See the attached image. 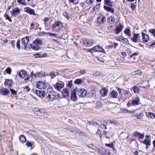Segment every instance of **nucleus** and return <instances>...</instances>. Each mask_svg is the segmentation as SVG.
I'll return each instance as SVG.
<instances>
[{
    "mask_svg": "<svg viewBox=\"0 0 155 155\" xmlns=\"http://www.w3.org/2000/svg\"><path fill=\"white\" fill-rule=\"evenodd\" d=\"M34 45L31 44L30 47L31 48L35 51L41 49V47L39 45H41L43 41L40 38H38L34 40L32 42Z\"/></svg>",
    "mask_w": 155,
    "mask_h": 155,
    "instance_id": "nucleus-1",
    "label": "nucleus"
},
{
    "mask_svg": "<svg viewBox=\"0 0 155 155\" xmlns=\"http://www.w3.org/2000/svg\"><path fill=\"white\" fill-rule=\"evenodd\" d=\"M48 97L51 101H53L54 100L59 99L60 98V95L57 92L52 90L48 93Z\"/></svg>",
    "mask_w": 155,
    "mask_h": 155,
    "instance_id": "nucleus-2",
    "label": "nucleus"
},
{
    "mask_svg": "<svg viewBox=\"0 0 155 155\" xmlns=\"http://www.w3.org/2000/svg\"><path fill=\"white\" fill-rule=\"evenodd\" d=\"M62 27V23L58 21H56L52 26L53 30L55 32H59Z\"/></svg>",
    "mask_w": 155,
    "mask_h": 155,
    "instance_id": "nucleus-3",
    "label": "nucleus"
},
{
    "mask_svg": "<svg viewBox=\"0 0 155 155\" xmlns=\"http://www.w3.org/2000/svg\"><path fill=\"white\" fill-rule=\"evenodd\" d=\"M94 42V40L91 38L85 39L82 41H80V43H83L84 45L88 47L91 46L93 45Z\"/></svg>",
    "mask_w": 155,
    "mask_h": 155,
    "instance_id": "nucleus-4",
    "label": "nucleus"
},
{
    "mask_svg": "<svg viewBox=\"0 0 155 155\" xmlns=\"http://www.w3.org/2000/svg\"><path fill=\"white\" fill-rule=\"evenodd\" d=\"M94 50L96 51L101 52L105 53V51L104 49L99 45H98L94 47L93 48L90 49H88V52H91V51Z\"/></svg>",
    "mask_w": 155,
    "mask_h": 155,
    "instance_id": "nucleus-5",
    "label": "nucleus"
},
{
    "mask_svg": "<svg viewBox=\"0 0 155 155\" xmlns=\"http://www.w3.org/2000/svg\"><path fill=\"white\" fill-rule=\"evenodd\" d=\"M29 41V39L28 37H26L23 38L21 39L22 48L25 49Z\"/></svg>",
    "mask_w": 155,
    "mask_h": 155,
    "instance_id": "nucleus-6",
    "label": "nucleus"
},
{
    "mask_svg": "<svg viewBox=\"0 0 155 155\" xmlns=\"http://www.w3.org/2000/svg\"><path fill=\"white\" fill-rule=\"evenodd\" d=\"M106 21V18L103 15H100L97 18V23L101 24H103Z\"/></svg>",
    "mask_w": 155,
    "mask_h": 155,
    "instance_id": "nucleus-7",
    "label": "nucleus"
},
{
    "mask_svg": "<svg viewBox=\"0 0 155 155\" xmlns=\"http://www.w3.org/2000/svg\"><path fill=\"white\" fill-rule=\"evenodd\" d=\"M87 92L86 90L84 89H81L78 90V95L81 97H85Z\"/></svg>",
    "mask_w": 155,
    "mask_h": 155,
    "instance_id": "nucleus-8",
    "label": "nucleus"
},
{
    "mask_svg": "<svg viewBox=\"0 0 155 155\" xmlns=\"http://www.w3.org/2000/svg\"><path fill=\"white\" fill-rule=\"evenodd\" d=\"M77 89H73V90H72L71 94V98L72 100L74 101H76L77 99V97L76 95V92H77Z\"/></svg>",
    "mask_w": 155,
    "mask_h": 155,
    "instance_id": "nucleus-9",
    "label": "nucleus"
},
{
    "mask_svg": "<svg viewBox=\"0 0 155 155\" xmlns=\"http://www.w3.org/2000/svg\"><path fill=\"white\" fill-rule=\"evenodd\" d=\"M107 22L110 24L113 25L117 23L115 21V18L113 16H109L107 18Z\"/></svg>",
    "mask_w": 155,
    "mask_h": 155,
    "instance_id": "nucleus-10",
    "label": "nucleus"
},
{
    "mask_svg": "<svg viewBox=\"0 0 155 155\" xmlns=\"http://www.w3.org/2000/svg\"><path fill=\"white\" fill-rule=\"evenodd\" d=\"M87 148L86 149V151L87 153H89L88 152L93 153L95 150L94 148V145L93 143L89 144L87 145Z\"/></svg>",
    "mask_w": 155,
    "mask_h": 155,
    "instance_id": "nucleus-11",
    "label": "nucleus"
},
{
    "mask_svg": "<svg viewBox=\"0 0 155 155\" xmlns=\"http://www.w3.org/2000/svg\"><path fill=\"white\" fill-rule=\"evenodd\" d=\"M35 93L39 97L44 98L45 95V92L43 91L36 90Z\"/></svg>",
    "mask_w": 155,
    "mask_h": 155,
    "instance_id": "nucleus-12",
    "label": "nucleus"
},
{
    "mask_svg": "<svg viewBox=\"0 0 155 155\" xmlns=\"http://www.w3.org/2000/svg\"><path fill=\"white\" fill-rule=\"evenodd\" d=\"M45 113H47V112L43 109H38V110L35 111V115L39 116H43Z\"/></svg>",
    "mask_w": 155,
    "mask_h": 155,
    "instance_id": "nucleus-13",
    "label": "nucleus"
},
{
    "mask_svg": "<svg viewBox=\"0 0 155 155\" xmlns=\"http://www.w3.org/2000/svg\"><path fill=\"white\" fill-rule=\"evenodd\" d=\"M124 28V26L120 24L116 25L115 27V33L117 35L118 34L122 31Z\"/></svg>",
    "mask_w": 155,
    "mask_h": 155,
    "instance_id": "nucleus-14",
    "label": "nucleus"
},
{
    "mask_svg": "<svg viewBox=\"0 0 155 155\" xmlns=\"http://www.w3.org/2000/svg\"><path fill=\"white\" fill-rule=\"evenodd\" d=\"M64 86V84L63 82L59 81L54 86V87L58 90H59L61 89Z\"/></svg>",
    "mask_w": 155,
    "mask_h": 155,
    "instance_id": "nucleus-15",
    "label": "nucleus"
},
{
    "mask_svg": "<svg viewBox=\"0 0 155 155\" xmlns=\"http://www.w3.org/2000/svg\"><path fill=\"white\" fill-rule=\"evenodd\" d=\"M140 35L139 34L134 33L133 37L131 38L132 41L136 43L138 39L139 41L141 42L140 40Z\"/></svg>",
    "mask_w": 155,
    "mask_h": 155,
    "instance_id": "nucleus-16",
    "label": "nucleus"
},
{
    "mask_svg": "<svg viewBox=\"0 0 155 155\" xmlns=\"http://www.w3.org/2000/svg\"><path fill=\"white\" fill-rule=\"evenodd\" d=\"M118 94V93L116 91L113 90L109 94V97L110 98L116 99L117 98Z\"/></svg>",
    "mask_w": 155,
    "mask_h": 155,
    "instance_id": "nucleus-17",
    "label": "nucleus"
},
{
    "mask_svg": "<svg viewBox=\"0 0 155 155\" xmlns=\"http://www.w3.org/2000/svg\"><path fill=\"white\" fill-rule=\"evenodd\" d=\"M25 12L29 14L30 15H35V14L34 10L32 9L29 7H25L24 9Z\"/></svg>",
    "mask_w": 155,
    "mask_h": 155,
    "instance_id": "nucleus-18",
    "label": "nucleus"
},
{
    "mask_svg": "<svg viewBox=\"0 0 155 155\" xmlns=\"http://www.w3.org/2000/svg\"><path fill=\"white\" fill-rule=\"evenodd\" d=\"M133 136L134 137H137L140 139L143 138L144 136V134H141L137 131L134 132L133 134Z\"/></svg>",
    "mask_w": 155,
    "mask_h": 155,
    "instance_id": "nucleus-19",
    "label": "nucleus"
},
{
    "mask_svg": "<svg viewBox=\"0 0 155 155\" xmlns=\"http://www.w3.org/2000/svg\"><path fill=\"white\" fill-rule=\"evenodd\" d=\"M18 76L21 78H24L27 75V73L24 70H21L18 74Z\"/></svg>",
    "mask_w": 155,
    "mask_h": 155,
    "instance_id": "nucleus-20",
    "label": "nucleus"
},
{
    "mask_svg": "<svg viewBox=\"0 0 155 155\" xmlns=\"http://www.w3.org/2000/svg\"><path fill=\"white\" fill-rule=\"evenodd\" d=\"M143 112H141L139 114L135 113L133 115V117H136L137 119H141L143 118Z\"/></svg>",
    "mask_w": 155,
    "mask_h": 155,
    "instance_id": "nucleus-21",
    "label": "nucleus"
},
{
    "mask_svg": "<svg viewBox=\"0 0 155 155\" xmlns=\"http://www.w3.org/2000/svg\"><path fill=\"white\" fill-rule=\"evenodd\" d=\"M111 7H109L107 5H104V8L107 11L109 12L112 13H114V10L113 8H111Z\"/></svg>",
    "mask_w": 155,
    "mask_h": 155,
    "instance_id": "nucleus-22",
    "label": "nucleus"
},
{
    "mask_svg": "<svg viewBox=\"0 0 155 155\" xmlns=\"http://www.w3.org/2000/svg\"><path fill=\"white\" fill-rule=\"evenodd\" d=\"M12 82V80L5 79V81L4 83V84L5 86H8L9 87H11Z\"/></svg>",
    "mask_w": 155,
    "mask_h": 155,
    "instance_id": "nucleus-23",
    "label": "nucleus"
},
{
    "mask_svg": "<svg viewBox=\"0 0 155 155\" xmlns=\"http://www.w3.org/2000/svg\"><path fill=\"white\" fill-rule=\"evenodd\" d=\"M108 90L107 88L104 87L101 89L100 91V93L101 94L102 96L104 97L107 95Z\"/></svg>",
    "mask_w": 155,
    "mask_h": 155,
    "instance_id": "nucleus-24",
    "label": "nucleus"
},
{
    "mask_svg": "<svg viewBox=\"0 0 155 155\" xmlns=\"http://www.w3.org/2000/svg\"><path fill=\"white\" fill-rule=\"evenodd\" d=\"M142 40L143 42H147L149 39V36L147 34L142 33Z\"/></svg>",
    "mask_w": 155,
    "mask_h": 155,
    "instance_id": "nucleus-25",
    "label": "nucleus"
},
{
    "mask_svg": "<svg viewBox=\"0 0 155 155\" xmlns=\"http://www.w3.org/2000/svg\"><path fill=\"white\" fill-rule=\"evenodd\" d=\"M45 84L43 82H38L37 84V87L39 89H45Z\"/></svg>",
    "mask_w": 155,
    "mask_h": 155,
    "instance_id": "nucleus-26",
    "label": "nucleus"
},
{
    "mask_svg": "<svg viewBox=\"0 0 155 155\" xmlns=\"http://www.w3.org/2000/svg\"><path fill=\"white\" fill-rule=\"evenodd\" d=\"M20 12V10L18 7H16L12 9V11H11V13L12 15L14 16L16 14Z\"/></svg>",
    "mask_w": 155,
    "mask_h": 155,
    "instance_id": "nucleus-27",
    "label": "nucleus"
},
{
    "mask_svg": "<svg viewBox=\"0 0 155 155\" xmlns=\"http://www.w3.org/2000/svg\"><path fill=\"white\" fill-rule=\"evenodd\" d=\"M108 124L109 123H110L112 126H117L118 125V123L117 122L116 120H107Z\"/></svg>",
    "mask_w": 155,
    "mask_h": 155,
    "instance_id": "nucleus-28",
    "label": "nucleus"
},
{
    "mask_svg": "<svg viewBox=\"0 0 155 155\" xmlns=\"http://www.w3.org/2000/svg\"><path fill=\"white\" fill-rule=\"evenodd\" d=\"M124 98H126L127 100L131 96V94L129 91L126 90L124 91Z\"/></svg>",
    "mask_w": 155,
    "mask_h": 155,
    "instance_id": "nucleus-29",
    "label": "nucleus"
},
{
    "mask_svg": "<svg viewBox=\"0 0 155 155\" xmlns=\"http://www.w3.org/2000/svg\"><path fill=\"white\" fill-rule=\"evenodd\" d=\"M143 143L146 145L150 146L151 144V139L145 138L144 140Z\"/></svg>",
    "mask_w": 155,
    "mask_h": 155,
    "instance_id": "nucleus-30",
    "label": "nucleus"
},
{
    "mask_svg": "<svg viewBox=\"0 0 155 155\" xmlns=\"http://www.w3.org/2000/svg\"><path fill=\"white\" fill-rule=\"evenodd\" d=\"M140 101V100L138 97L134 98L132 101V104L134 105H138Z\"/></svg>",
    "mask_w": 155,
    "mask_h": 155,
    "instance_id": "nucleus-31",
    "label": "nucleus"
},
{
    "mask_svg": "<svg viewBox=\"0 0 155 155\" xmlns=\"http://www.w3.org/2000/svg\"><path fill=\"white\" fill-rule=\"evenodd\" d=\"M116 39L117 40H119L120 41H125L126 43H127V41L128 42V41L127 38H124L122 36H120L119 37H117L116 38Z\"/></svg>",
    "mask_w": 155,
    "mask_h": 155,
    "instance_id": "nucleus-32",
    "label": "nucleus"
},
{
    "mask_svg": "<svg viewBox=\"0 0 155 155\" xmlns=\"http://www.w3.org/2000/svg\"><path fill=\"white\" fill-rule=\"evenodd\" d=\"M63 95L64 97L68 96L69 93V91L67 88L64 89L62 91Z\"/></svg>",
    "mask_w": 155,
    "mask_h": 155,
    "instance_id": "nucleus-33",
    "label": "nucleus"
},
{
    "mask_svg": "<svg viewBox=\"0 0 155 155\" xmlns=\"http://www.w3.org/2000/svg\"><path fill=\"white\" fill-rule=\"evenodd\" d=\"M19 139L20 142L22 143H24L26 140L25 137L23 135H21L19 136Z\"/></svg>",
    "mask_w": 155,
    "mask_h": 155,
    "instance_id": "nucleus-34",
    "label": "nucleus"
},
{
    "mask_svg": "<svg viewBox=\"0 0 155 155\" xmlns=\"http://www.w3.org/2000/svg\"><path fill=\"white\" fill-rule=\"evenodd\" d=\"M57 75L59 76V73L58 72H54L53 71L50 72L49 74V75L51 76V79L54 78Z\"/></svg>",
    "mask_w": 155,
    "mask_h": 155,
    "instance_id": "nucleus-35",
    "label": "nucleus"
},
{
    "mask_svg": "<svg viewBox=\"0 0 155 155\" xmlns=\"http://www.w3.org/2000/svg\"><path fill=\"white\" fill-rule=\"evenodd\" d=\"M142 72L140 70H138L135 71H133L132 72V75L133 76L136 75H140L141 74Z\"/></svg>",
    "mask_w": 155,
    "mask_h": 155,
    "instance_id": "nucleus-36",
    "label": "nucleus"
},
{
    "mask_svg": "<svg viewBox=\"0 0 155 155\" xmlns=\"http://www.w3.org/2000/svg\"><path fill=\"white\" fill-rule=\"evenodd\" d=\"M126 100V98H124L123 96L120 95L118 97V101L120 103H122Z\"/></svg>",
    "mask_w": 155,
    "mask_h": 155,
    "instance_id": "nucleus-37",
    "label": "nucleus"
},
{
    "mask_svg": "<svg viewBox=\"0 0 155 155\" xmlns=\"http://www.w3.org/2000/svg\"><path fill=\"white\" fill-rule=\"evenodd\" d=\"M104 4L109 6V7H112L113 2L110 0H104Z\"/></svg>",
    "mask_w": 155,
    "mask_h": 155,
    "instance_id": "nucleus-38",
    "label": "nucleus"
},
{
    "mask_svg": "<svg viewBox=\"0 0 155 155\" xmlns=\"http://www.w3.org/2000/svg\"><path fill=\"white\" fill-rule=\"evenodd\" d=\"M45 72L41 71L38 73V77L41 78H42L45 77Z\"/></svg>",
    "mask_w": 155,
    "mask_h": 155,
    "instance_id": "nucleus-39",
    "label": "nucleus"
},
{
    "mask_svg": "<svg viewBox=\"0 0 155 155\" xmlns=\"http://www.w3.org/2000/svg\"><path fill=\"white\" fill-rule=\"evenodd\" d=\"M17 2L18 3L25 6L27 4L25 0H17Z\"/></svg>",
    "mask_w": 155,
    "mask_h": 155,
    "instance_id": "nucleus-40",
    "label": "nucleus"
},
{
    "mask_svg": "<svg viewBox=\"0 0 155 155\" xmlns=\"http://www.w3.org/2000/svg\"><path fill=\"white\" fill-rule=\"evenodd\" d=\"M0 91L2 94L4 95H7L9 93V91L7 89L4 90H1Z\"/></svg>",
    "mask_w": 155,
    "mask_h": 155,
    "instance_id": "nucleus-41",
    "label": "nucleus"
},
{
    "mask_svg": "<svg viewBox=\"0 0 155 155\" xmlns=\"http://www.w3.org/2000/svg\"><path fill=\"white\" fill-rule=\"evenodd\" d=\"M133 90L135 93H138L140 91V90L137 86H134L133 87Z\"/></svg>",
    "mask_w": 155,
    "mask_h": 155,
    "instance_id": "nucleus-42",
    "label": "nucleus"
},
{
    "mask_svg": "<svg viewBox=\"0 0 155 155\" xmlns=\"http://www.w3.org/2000/svg\"><path fill=\"white\" fill-rule=\"evenodd\" d=\"M27 133L33 136H35L36 134V132L35 130H29L28 131Z\"/></svg>",
    "mask_w": 155,
    "mask_h": 155,
    "instance_id": "nucleus-43",
    "label": "nucleus"
},
{
    "mask_svg": "<svg viewBox=\"0 0 155 155\" xmlns=\"http://www.w3.org/2000/svg\"><path fill=\"white\" fill-rule=\"evenodd\" d=\"M108 124L105 121H104L102 124H101V127L102 128L104 129H107V127L106 126V124Z\"/></svg>",
    "mask_w": 155,
    "mask_h": 155,
    "instance_id": "nucleus-44",
    "label": "nucleus"
},
{
    "mask_svg": "<svg viewBox=\"0 0 155 155\" xmlns=\"http://www.w3.org/2000/svg\"><path fill=\"white\" fill-rule=\"evenodd\" d=\"M124 33L126 35L130 36L131 35L130 30L129 28H126L124 31Z\"/></svg>",
    "mask_w": 155,
    "mask_h": 155,
    "instance_id": "nucleus-45",
    "label": "nucleus"
},
{
    "mask_svg": "<svg viewBox=\"0 0 155 155\" xmlns=\"http://www.w3.org/2000/svg\"><path fill=\"white\" fill-rule=\"evenodd\" d=\"M34 143L33 141L30 142L27 140L26 141L25 145L27 147H31Z\"/></svg>",
    "mask_w": 155,
    "mask_h": 155,
    "instance_id": "nucleus-46",
    "label": "nucleus"
},
{
    "mask_svg": "<svg viewBox=\"0 0 155 155\" xmlns=\"http://www.w3.org/2000/svg\"><path fill=\"white\" fill-rule=\"evenodd\" d=\"M102 151L103 152H105L104 154V155H110V152L109 150H106L103 148L102 150Z\"/></svg>",
    "mask_w": 155,
    "mask_h": 155,
    "instance_id": "nucleus-47",
    "label": "nucleus"
},
{
    "mask_svg": "<svg viewBox=\"0 0 155 155\" xmlns=\"http://www.w3.org/2000/svg\"><path fill=\"white\" fill-rule=\"evenodd\" d=\"M63 15L68 19H69L71 18V15L69 13H68L67 12H64L63 14Z\"/></svg>",
    "mask_w": 155,
    "mask_h": 155,
    "instance_id": "nucleus-48",
    "label": "nucleus"
},
{
    "mask_svg": "<svg viewBox=\"0 0 155 155\" xmlns=\"http://www.w3.org/2000/svg\"><path fill=\"white\" fill-rule=\"evenodd\" d=\"M107 132L105 131H103V132H102V134L100 135V138H101L102 137H105L106 138H108L109 139V137H107L105 135L106 134Z\"/></svg>",
    "mask_w": 155,
    "mask_h": 155,
    "instance_id": "nucleus-49",
    "label": "nucleus"
},
{
    "mask_svg": "<svg viewBox=\"0 0 155 155\" xmlns=\"http://www.w3.org/2000/svg\"><path fill=\"white\" fill-rule=\"evenodd\" d=\"M4 16L5 18V19L8 20L9 22H12V20L8 14H4Z\"/></svg>",
    "mask_w": 155,
    "mask_h": 155,
    "instance_id": "nucleus-50",
    "label": "nucleus"
},
{
    "mask_svg": "<svg viewBox=\"0 0 155 155\" xmlns=\"http://www.w3.org/2000/svg\"><path fill=\"white\" fill-rule=\"evenodd\" d=\"M94 75L95 77H97L101 76V73L99 71H96L94 73Z\"/></svg>",
    "mask_w": 155,
    "mask_h": 155,
    "instance_id": "nucleus-51",
    "label": "nucleus"
},
{
    "mask_svg": "<svg viewBox=\"0 0 155 155\" xmlns=\"http://www.w3.org/2000/svg\"><path fill=\"white\" fill-rule=\"evenodd\" d=\"M102 105V103L101 101H99L97 103V108L101 107Z\"/></svg>",
    "mask_w": 155,
    "mask_h": 155,
    "instance_id": "nucleus-52",
    "label": "nucleus"
},
{
    "mask_svg": "<svg viewBox=\"0 0 155 155\" xmlns=\"http://www.w3.org/2000/svg\"><path fill=\"white\" fill-rule=\"evenodd\" d=\"M88 124L90 125H92L95 126H96L97 125L99 126L98 124L95 122L94 121H90L88 122Z\"/></svg>",
    "mask_w": 155,
    "mask_h": 155,
    "instance_id": "nucleus-53",
    "label": "nucleus"
},
{
    "mask_svg": "<svg viewBox=\"0 0 155 155\" xmlns=\"http://www.w3.org/2000/svg\"><path fill=\"white\" fill-rule=\"evenodd\" d=\"M100 4L96 5V6L95 7L93 8V10L94 11H95L96 10L99 9L100 8Z\"/></svg>",
    "mask_w": 155,
    "mask_h": 155,
    "instance_id": "nucleus-54",
    "label": "nucleus"
},
{
    "mask_svg": "<svg viewBox=\"0 0 155 155\" xmlns=\"http://www.w3.org/2000/svg\"><path fill=\"white\" fill-rule=\"evenodd\" d=\"M46 54H43L42 55L40 54H35V55L37 56L36 57H38L39 58L44 57H45V55H46Z\"/></svg>",
    "mask_w": 155,
    "mask_h": 155,
    "instance_id": "nucleus-55",
    "label": "nucleus"
},
{
    "mask_svg": "<svg viewBox=\"0 0 155 155\" xmlns=\"http://www.w3.org/2000/svg\"><path fill=\"white\" fill-rule=\"evenodd\" d=\"M149 115L150 117L153 119L155 118V114L152 112H149Z\"/></svg>",
    "mask_w": 155,
    "mask_h": 155,
    "instance_id": "nucleus-56",
    "label": "nucleus"
},
{
    "mask_svg": "<svg viewBox=\"0 0 155 155\" xmlns=\"http://www.w3.org/2000/svg\"><path fill=\"white\" fill-rule=\"evenodd\" d=\"M105 146L107 147H108L111 148H114V144L113 143H106Z\"/></svg>",
    "mask_w": 155,
    "mask_h": 155,
    "instance_id": "nucleus-57",
    "label": "nucleus"
},
{
    "mask_svg": "<svg viewBox=\"0 0 155 155\" xmlns=\"http://www.w3.org/2000/svg\"><path fill=\"white\" fill-rule=\"evenodd\" d=\"M149 31L155 36V29H151L149 30Z\"/></svg>",
    "mask_w": 155,
    "mask_h": 155,
    "instance_id": "nucleus-58",
    "label": "nucleus"
},
{
    "mask_svg": "<svg viewBox=\"0 0 155 155\" xmlns=\"http://www.w3.org/2000/svg\"><path fill=\"white\" fill-rule=\"evenodd\" d=\"M20 40L18 41L17 43H16V46L18 49L19 50L20 49Z\"/></svg>",
    "mask_w": 155,
    "mask_h": 155,
    "instance_id": "nucleus-59",
    "label": "nucleus"
},
{
    "mask_svg": "<svg viewBox=\"0 0 155 155\" xmlns=\"http://www.w3.org/2000/svg\"><path fill=\"white\" fill-rule=\"evenodd\" d=\"M5 70L7 73L9 74H11V69L9 67L7 68Z\"/></svg>",
    "mask_w": 155,
    "mask_h": 155,
    "instance_id": "nucleus-60",
    "label": "nucleus"
},
{
    "mask_svg": "<svg viewBox=\"0 0 155 155\" xmlns=\"http://www.w3.org/2000/svg\"><path fill=\"white\" fill-rule=\"evenodd\" d=\"M94 1V0H87L86 1V3L87 4H91L93 3V2Z\"/></svg>",
    "mask_w": 155,
    "mask_h": 155,
    "instance_id": "nucleus-61",
    "label": "nucleus"
},
{
    "mask_svg": "<svg viewBox=\"0 0 155 155\" xmlns=\"http://www.w3.org/2000/svg\"><path fill=\"white\" fill-rule=\"evenodd\" d=\"M72 82L73 81H70L68 82V87L70 88H71L72 86Z\"/></svg>",
    "mask_w": 155,
    "mask_h": 155,
    "instance_id": "nucleus-62",
    "label": "nucleus"
},
{
    "mask_svg": "<svg viewBox=\"0 0 155 155\" xmlns=\"http://www.w3.org/2000/svg\"><path fill=\"white\" fill-rule=\"evenodd\" d=\"M131 7L133 11L136 8V6L134 3H132L131 4Z\"/></svg>",
    "mask_w": 155,
    "mask_h": 155,
    "instance_id": "nucleus-63",
    "label": "nucleus"
},
{
    "mask_svg": "<svg viewBox=\"0 0 155 155\" xmlns=\"http://www.w3.org/2000/svg\"><path fill=\"white\" fill-rule=\"evenodd\" d=\"M79 72L81 74H83L86 73V72L84 69H81Z\"/></svg>",
    "mask_w": 155,
    "mask_h": 155,
    "instance_id": "nucleus-64",
    "label": "nucleus"
}]
</instances>
